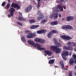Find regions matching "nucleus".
I'll use <instances>...</instances> for the list:
<instances>
[{
	"instance_id": "obj_58",
	"label": "nucleus",
	"mask_w": 76,
	"mask_h": 76,
	"mask_svg": "<svg viewBox=\"0 0 76 76\" xmlns=\"http://www.w3.org/2000/svg\"><path fill=\"white\" fill-rule=\"evenodd\" d=\"M64 18H63L62 19V20H64Z\"/></svg>"
},
{
	"instance_id": "obj_36",
	"label": "nucleus",
	"mask_w": 76,
	"mask_h": 76,
	"mask_svg": "<svg viewBox=\"0 0 76 76\" xmlns=\"http://www.w3.org/2000/svg\"><path fill=\"white\" fill-rule=\"evenodd\" d=\"M40 3H38V4L37 6V7L39 9V7H40Z\"/></svg>"
},
{
	"instance_id": "obj_18",
	"label": "nucleus",
	"mask_w": 76,
	"mask_h": 76,
	"mask_svg": "<svg viewBox=\"0 0 76 76\" xmlns=\"http://www.w3.org/2000/svg\"><path fill=\"white\" fill-rule=\"evenodd\" d=\"M43 18H44V16L42 13H40L39 17L37 18V20H39L40 19H43Z\"/></svg>"
},
{
	"instance_id": "obj_41",
	"label": "nucleus",
	"mask_w": 76,
	"mask_h": 76,
	"mask_svg": "<svg viewBox=\"0 0 76 76\" xmlns=\"http://www.w3.org/2000/svg\"><path fill=\"white\" fill-rule=\"evenodd\" d=\"M17 24L20 25V26H22V23H20L19 22H17Z\"/></svg>"
},
{
	"instance_id": "obj_33",
	"label": "nucleus",
	"mask_w": 76,
	"mask_h": 76,
	"mask_svg": "<svg viewBox=\"0 0 76 76\" xmlns=\"http://www.w3.org/2000/svg\"><path fill=\"white\" fill-rule=\"evenodd\" d=\"M67 44L69 45H70V46H71L72 45V43L71 42H68L67 43Z\"/></svg>"
},
{
	"instance_id": "obj_3",
	"label": "nucleus",
	"mask_w": 76,
	"mask_h": 76,
	"mask_svg": "<svg viewBox=\"0 0 76 76\" xmlns=\"http://www.w3.org/2000/svg\"><path fill=\"white\" fill-rule=\"evenodd\" d=\"M34 47L37 48L38 50H45L46 49L41 47V45L37 43H35L34 45Z\"/></svg>"
},
{
	"instance_id": "obj_56",
	"label": "nucleus",
	"mask_w": 76,
	"mask_h": 76,
	"mask_svg": "<svg viewBox=\"0 0 76 76\" xmlns=\"http://www.w3.org/2000/svg\"><path fill=\"white\" fill-rule=\"evenodd\" d=\"M75 63H76V60H75Z\"/></svg>"
},
{
	"instance_id": "obj_1",
	"label": "nucleus",
	"mask_w": 76,
	"mask_h": 76,
	"mask_svg": "<svg viewBox=\"0 0 76 76\" xmlns=\"http://www.w3.org/2000/svg\"><path fill=\"white\" fill-rule=\"evenodd\" d=\"M53 13L50 16V18L54 19H57L58 18V12H62L63 10V7L60 5H58L56 7H54L53 8Z\"/></svg>"
},
{
	"instance_id": "obj_42",
	"label": "nucleus",
	"mask_w": 76,
	"mask_h": 76,
	"mask_svg": "<svg viewBox=\"0 0 76 76\" xmlns=\"http://www.w3.org/2000/svg\"><path fill=\"white\" fill-rule=\"evenodd\" d=\"M64 1H65L64 0H60V3H63L64 2Z\"/></svg>"
},
{
	"instance_id": "obj_23",
	"label": "nucleus",
	"mask_w": 76,
	"mask_h": 76,
	"mask_svg": "<svg viewBox=\"0 0 76 76\" xmlns=\"http://www.w3.org/2000/svg\"><path fill=\"white\" fill-rule=\"evenodd\" d=\"M51 35H52V32H50L48 35V38H51Z\"/></svg>"
},
{
	"instance_id": "obj_30",
	"label": "nucleus",
	"mask_w": 76,
	"mask_h": 76,
	"mask_svg": "<svg viewBox=\"0 0 76 76\" xmlns=\"http://www.w3.org/2000/svg\"><path fill=\"white\" fill-rule=\"evenodd\" d=\"M39 26V25H34V29H37Z\"/></svg>"
},
{
	"instance_id": "obj_22",
	"label": "nucleus",
	"mask_w": 76,
	"mask_h": 76,
	"mask_svg": "<svg viewBox=\"0 0 76 76\" xmlns=\"http://www.w3.org/2000/svg\"><path fill=\"white\" fill-rule=\"evenodd\" d=\"M60 64L62 67V69H64V64H63V61H61Z\"/></svg>"
},
{
	"instance_id": "obj_37",
	"label": "nucleus",
	"mask_w": 76,
	"mask_h": 76,
	"mask_svg": "<svg viewBox=\"0 0 76 76\" xmlns=\"http://www.w3.org/2000/svg\"><path fill=\"white\" fill-rule=\"evenodd\" d=\"M36 32H34L33 34V37H35V35H36Z\"/></svg>"
},
{
	"instance_id": "obj_24",
	"label": "nucleus",
	"mask_w": 76,
	"mask_h": 76,
	"mask_svg": "<svg viewBox=\"0 0 76 76\" xmlns=\"http://www.w3.org/2000/svg\"><path fill=\"white\" fill-rule=\"evenodd\" d=\"M47 22V20L45 19L43 20L41 22V23L43 24Z\"/></svg>"
},
{
	"instance_id": "obj_54",
	"label": "nucleus",
	"mask_w": 76,
	"mask_h": 76,
	"mask_svg": "<svg viewBox=\"0 0 76 76\" xmlns=\"http://www.w3.org/2000/svg\"><path fill=\"white\" fill-rule=\"evenodd\" d=\"M54 67H57V66H54Z\"/></svg>"
},
{
	"instance_id": "obj_60",
	"label": "nucleus",
	"mask_w": 76,
	"mask_h": 76,
	"mask_svg": "<svg viewBox=\"0 0 76 76\" xmlns=\"http://www.w3.org/2000/svg\"><path fill=\"white\" fill-rule=\"evenodd\" d=\"M44 1H46V0H44Z\"/></svg>"
},
{
	"instance_id": "obj_45",
	"label": "nucleus",
	"mask_w": 76,
	"mask_h": 76,
	"mask_svg": "<svg viewBox=\"0 0 76 76\" xmlns=\"http://www.w3.org/2000/svg\"><path fill=\"white\" fill-rule=\"evenodd\" d=\"M38 3H40L41 0H37Z\"/></svg>"
},
{
	"instance_id": "obj_38",
	"label": "nucleus",
	"mask_w": 76,
	"mask_h": 76,
	"mask_svg": "<svg viewBox=\"0 0 76 76\" xmlns=\"http://www.w3.org/2000/svg\"><path fill=\"white\" fill-rule=\"evenodd\" d=\"M5 4H6V2L5 1H4L2 4L1 6H4L5 5Z\"/></svg>"
},
{
	"instance_id": "obj_57",
	"label": "nucleus",
	"mask_w": 76,
	"mask_h": 76,
	"mask_svg": "<svg viewBox=\"0 0 76 76\" xmlns=\"http://www.w3.org/2000/svg\"><path fill=\"white\" fill-rule=\"evenodd\" d=\"M19 8H18L17 9V10H18V9H19Z\"/></svg>"
},
{
	"instance_id": "obj_63",
	"label": "nucleus",
	"mask_w": 76,
	"mask_h": 76,
	"mask_svg": "<svg viewBox=\"0 0 76 76\" xmlns=\"http://www.w3.org/2000/svg\"><path fill=\"white\" fill-rule=\"evenodd\" d=\"M65 1L66 0H64Z\"/></svg>"
},
{
	"instance_id": "obj_59",
	"label": "nucleus",
	"mask_w": 76,
	"mask_h": 76,
	"mask_svg": "<svg viewBox=\"0 0 76 76\" xmlns=\"http://www.w3.org/2000/svg\"><path fill=\"white\" fill-rule=\"evenodd\" d=\"M44 55L45 56H46V54H45Z\"/></svg>"
},
{
	"instance_id": "obj_15",
	"label": "nucleus",
	"mask_w": 76,
	"mask_h": 76,
	"mask_svg": "<svg viewBox=\"0 0 76 76\" xmlns=\"http://www.w3.org/2000/svg\"><path fill=\"white\" fill-rule=\"evenodd\" d=\"M28 42L29 44H30L31 45H33V46L34 45V44H35V43H34V42L32 40H28Z\"/></svg>"
},
{
	"instance_id": "obj_11",
	"label": "nucleus",
	"mask_w": 76,
	"mask_h": 76,
	"mask_svg": "<svg viewBox=\"0 0 76 76\" xmlns=\"http://www.w3.org/2000/svg\"><path fill=\"white\" fill-rule=\"evenodd\" d=\"M27 38H33V34L32 33H29L26 36Z\"/></svg>"
},
{
	"instance_id": "obj_14",
	"label": "nucleus",
	"mask_w": 76,
	"mask_h": 76,
	"mask_svg": "<svg viewBox=\"0 0 76 76\" xmlns=\"http://www.w3.org/2000/svg\"><path fill=\"white\" fill-rule=\"evenodd\" d=\"M44 53L46 54H48L49 56H51V55L52 54V53L48 50H45L44 51Z\"/></svg>"
},
{
	"instance_id": "obj_10",
	"label": "nucleus",
	"mask_w": 76,
	"mask_h": 76,
	"mask_svg": "<svg viewBox=\"0 0 76 76\" xmlns=\"http://www.w3.org/2000/svg\"><path fill=\"white\" fill-rule=\"evenodd\" d=\"M34 41L35 42H39L40 43H42V42H44L43 40H42V39H39L38 38L35 39L34 40Z\"/></svg>"
},
{
	"instance_id": "obj_49",
	"label": "nucleus",
	"mask_w": 76,
	"mask_h": 76,
	"mask_svg": "<svg viewBox=\"0 0 76 76\" xmlns=\"http://www.w3.org/2000/svg\"><path fill=\"white\" fill-rule=\"evenodd\" d=\"M63 7L64 8V9H66V7H65V6H64Z\"/></svg>"
},
{
	"instance_id": "obj_6",
	"label": "nucleus",
	"mask_w": 76,
	"mask_h": 76,
	"mask_svg": "<svg viewBox=\"0 0 76 76\" xmlns=\"http://www.w3.org/2000/svg\"><path fill=\"white\" fill-rule=\"evenodd\" d=\"M60 37L66 40H69V39H70L71 38L70 37L66 35L61 36Z\"/></svg>"
},
{
	"instance_id": "obj_26",
	"label": "nucleus",
	"mask_w": 76,
	"mask_h": 76,
	"mask_svg": "<svg viewBox=\"0 0 76 76\" xmlns=\"http://www.w3.org/2000/svg\"><path fill=\"white\" fill-rule=\"evenodd\" d=\"M72 75H73V72H72V71L69 72V76H72Z\"/></svg>"
},
{
	"instance_id": "obj_39",
	"label": "nucleus",
	"mask_w": 76,
	"mask_h": 76,
	"mask_svg": "<svg viewBox=\"0 0 76 76\" xmlns=\"http://www.w3.org/2000/svg\"><path fill=\"white\" fill-rule=\"evenodd\" d=\"M41 12H39V11H38L37 12V15H39V14H40V15H41Z\"/></svg>"
},
{
	"instance_id": "obj_55",
	"label": "nucleus",
	"mask_w": 76,
	"mask_h": 76,
	"mask_svg": "<svg viewBox=\"0 0 76 76\" xmlns=\"http://www.w3.org/2000/svg\"><path fill=\"white\" fill-rule=\"evenodd\" d=\"M75 51L76 52V48L75 49Z\"/></svg>"
},
{
	"instance_id": "obj_25",
	"label": "nucleus",
	"mask_w": 76,
	"mask_h": 76,
	"mask_svg": "<svg viewBox=\"0 0 76 76\" xmlns=\"http://www.w3.org/2000/svg\"><path fill=\"white\" fill-rule=\"evenodd\" d=\"M35 20H34L31 19L30 20V23H35Z\"/></svg>"
},
{
	"instance_id": "obj_40",
	"label": "nucleus",
	"mask_w": 76,
	"mask_h": 76,
	"mask_svg": "<svg viewBox=\"0 0 76 76\" xmlns=\"http://www.w3.org/2000/svg\"><path fill=\"white\" fill-rule=\"evenodd\" d=\"M63 49L64 50H67V47L66 46H64L63 47Z\"/></svg>"
},
{
	"instance_id": "obj_50",
	"label": "nucleus",
	"mask_w": 76,
	"mask_h": 76,
	"mask_svg": "<svg viewBox=\"0 0 76 76\" xmlns=\"http://www.w3.org/2000/svg\"><path fill=\"white\" fill-rule=\"evenodd\" d=\"M8 16L9 18H10V15H8Z\"/></svg>"
},
{
	"instance_id": "obj_61",
	"label": "nucleus",
	"mask_w": 76,
	"mask_h": 76,
	"mask_svg": "<svg viewBox=\"0 0 76 76\" xmlns=\"http://www.w3.org/2000/svg\"><path fill=\"white\" fill-rule=\"evenodd\" d=\"M48 59H49V58H48Z\"/></svg>"
},
{
	"instance_id": "obj_48",
	"label": "nucleus",
	"mask_w": 76,
	"mask_h": 76,
	"mask_svg": "<svg viewBox=\"0 0 76 76\" xmlns=\"http://www.w3.org/2000/svg\"><path fill=\"white\" fill-rule=\"evenodd\" d=\"M19 14H20V15H21V16H22V14L21 13V12H19Z\"/></svg>"
},
{
	"instance_id": "obj_7",
	"label": "nucleus",
	"mask_w": 76,
	"mask_h": 76,
	"mask_svg": "<svg viewBox=\"0 0 76 76\" xmlns=\"http://www.w3.org/2000/svg\"><path fill=\"white\" fill-rule=\"evenodd\" d=\"M32 9V6L31 5H29L28 7L26 8V12H29Z\"/></svg>"
},
{
	"instance_id": "obj_34",
	"label": "nucleus",
	"mask_w": 76,
	"mask_h": 76,
	"mask_svg": "<svg viewBox=\"0 0 76 76\" xmlns=\"http://www.w3.org/2000/svg\"><path fill=\"white\" fill-rule=\"evenodd\" d=\"M72 46L73 47H75V46H76V44H75V43L73 42H72Z\"/></svg>"
},
{
	"instance_id": "obj_46",
	"label": "nucleus",
	"mask_w": 76,
	"mask_h": 76,
	"mask_svg": "<svg viewBox=\"0 0 76 76\" xmlns=\"http://www.w3.org/2000/svg\"><path fill=\"white\" fill-rule=\"evenodd\" d=\"M69 56H71V55H72V52H70L69 53Z\"/></svg>"
},
{
	"instance_id": "obj_17",
	"label": "nucleus",
	"mask_w": 76,
	"mask_h": 76,
	"mask_svg": "<svg viewBox=\"0 0 76 76\" xmlns=\"http://www.w3.org/2000/svg\"><path fill=\"white\" fill-rule=\"evenodd\" d=\"M44 32V30H40L37 31V34H42Z\"/></svg>"
},
{
	"instance_id": "obj_9",
	"label": "nucleus",
	"mask_w": 76,
	"mask_h": 76,
	"mask_svg": "<svg viewBox=\"0 0 76 76\" xmlns=\"http://www.w3.org/2000/svg\"><path fill=\"white\" fill-rule=\"evenodd\" d=\"M61 55L62 56H67L69 55V52L67 51H63L62 54H61Z\"/></svg>"
},
{
	"instance_id": "obj_35",
	"label": "nucleus",
	"mask_w": 76,
	"mask_h": 76,
	"mask_svg": "<svg viewBox=\"0 0 76 76\" xmlns=\"http://www.w3.org/2000/svg\"><path fill=\"white\" fill-rule=\"evenodd\" d=\"M62 57L63 58V59L64 60H65V61L67 60V59L66 58H65V56H62Z\"/></svg>"
},
{
	"instance_id": "obj_20",
	"label": "nucleus",
	"mask_w": 76,
	"mask_h": 76,
	"mask_svg": "<svg viewBox=\"0 0 76 76\" xmlns=\"http://www.w3.org/2000/svg\"><path fill=\"white\" fill-rule=\"evenodd\" d=\"M18 19L22 21V20H26V19H24L21 17L20 15L19 16Z\"/></svg>"
},
{
	"instance_id": "obj_32",
	"label": "nucleus",
	"mask_w": 76,
	"mask_h": 76,
	"mask_svg": "<svg viewBox=\"0 0 76 76\" xmlns=\"http://www.w3.org/2000/svg\"><path fill=\"white\" fill-rule=\"evenodd\" d=\"M66 50H73V48H70V47H67Z\"/></svg>"
},
{
	"instance_id": "obj_29",
	"label": "nucleus",
	"mask_w": 76,
	"mask_h": 76,
	"mask_svg": "<svg viewBox=\"0 0 76 76\" xmlns=\"http://www.w3.org/2000/svg\"><path fill=\"white\" fill-rule=\"evenodd\" d=\"M58 32V31L57 30H53L52 31V33H57Z\"/></svg>"
},
{
	"instance_id": "obj_62",
	"label": "nucleus",
	"mask_w": 76,
	"mask_h": 76,
	"mask_svg": "<svg viewBox=\"0 0 76 76\" xmlns=\"http://www.w3.org/2000/svg\"><path fill=\"white\" fill-rule=\"evenodd\" d=\"M67 69H66V70H67Z\"/></svg>"
},
{
	"instance_id": "obj_21",
	"label": "nucleus",
	"mask_w": 76,
	"mask_h": 76,
	"mask_svg": "<svg viewBox=\"0 0 76 76\" xmlns=\"http://www.w3.org/2000/svg\"><path fill=\"white\" fill-rule=\"evenodd\" d=\"M55 59H52L49 61L48 63L49 64H53L54 63Z\"/></svg>"
},
{
	"instance_id": "obj_52",
	"label": "nucleus",
	"mask_w": 76,
	"mask_h": 76,
	"mask_svg": "<svg viewBox=\"0 0 76 76\" xmlns=\"http://www.w3.org/2000/svg\"><path fill=\"white\" fill-rule=\"evenodd\" d=\"M75 70H76V65H75Z\"/></svg>"
},
{
	"instance_id": "obj_47",
	"label": "nucleus",
	"mask_w": 76,
	"mask_h": 76,
	"mask_svg": "<svg viewBox=\"0 0 76 76\" xmlns=\"http://www.w3.org/2000/svg\"><path fill=\"white\" fill-rule=\"evenodd\" d=\"M59 17L60 18H61V15H58Z\"/></svg>"
},
{
	"instance_id": "obj_8",
	"label": "nucleus",
	"mask_w": 76,
	"mask_h": 76,
	"mask_svg": "<svg viewBox=\"0 0 76 76\" xmlns=\"http://www.w3.org/2000/svg\"><path fill=\"white\" fill-rule=\"evenodd\" d=\"M11 7H14L15 9L18 8V9H20V7L18 5L16 4H15L14 3H12V4L11 5Z\"/></svg>"
},
{
	"instance_id": "obj_31",
	"label": "nucleus",
	"mask_w": 76,
	"mask_h": 76,
	"mask_svg": "<svg viewBox=\"0 0 76 76\" xmlns=\"http://www.w3.org/2000/svg\"><path fill=\"white\" fill-rule=\"evenodd\" d=\"M31 29H35L34 25H32L31 27Z\"/></svg>"
},
{
	"instance_id": "obj_13",
	"label": "nucleus",
	"mask_w": 76,
	"mask_h": 76,
	"mask_svg": "<svg viewBox=\"0 0 76 76\" xmlns=\"http://www.w3.org/2000/svg\"><path fill=\"white\" fill-rule=\"evenodd\" d=\"M53 40L54 41V42L56 45H57V46L58 47L59 46H60V43H58L57 41V39H56V38H53Z\"/></svg>"
},
{
	"instance_id": "obj_51",
	"label": "nucleus",
	"mask_w": 76,
	"mask_h": 76,
	"mask_svg": "<svg viewBox=\"0 0 76 76\" xmlns=\"http://www.w3.org/2000/svg\"><path fill=\"white\" fill-rule=\"evenodd\" d=\"M7 1H8V2H10V0H7Z\"/></svg>"
},
{
	"instance_id": "obj_12",
	"label": "nucleus",
	"mask_w": 76,
	"mask_h": 76,
	"mask_svg": "<svg viewBox=\"0 0 76 76\" xmlns=\"http://www.w3.org/2000/svg\"><path fill=\"white\" fill-rule=\"evenodd\" d=\"M73 20V17L72 16H68L66 18V20L67 21H70V20Z\"/></svg>"
},
{
	"instance_id": "obj_5",
	"label": "nucleus",
	"mask_w": 76,
	"mask_h": 76,
	"mask_svg": "<svg viewBox=\"0 0 76 76\" xmlns=\"http://www.w3.org/2000/svg\"><path fill=\"white\" fill-rule=\"evenodd\" d=\"M15 9L13 7H11L9 9V12H10V15L11 16L13 17V12H15Z\"/></svg>"
},
{
	"instance_id": "obj_28",
	"label": "nucleus",
	"mask_w": 76,
	"mask_h": 76,
	"mask_svg": "<svg viewBox=\"0 0 76 76\" xmlns=\"http://www.w3.org/2000/svg\"><path fill=\"white\" fill-rule=\"evenodd\" d=\"M9 7H10V5L8 4L5 7V9H9Z\"/></svg>"
},
{
	"instance_id": "obj_27",
	"label": "nucleus",
	"mask_w": 76,
	"mask_h": 76,
	"mask_svg": "<svg viewBox=\"0 0 76 76\" xmlns=\"http://www.w3.org/2000/svg\"><path fill=\"white\" fill-rule=\"evenodd\" d=\"M21 39L23 42H26V40L24 38V37H22L21 38Z\"/></svg>"
},
{
	"instance_id": "obj_43",
	"label": "nucleus",
	"mask_w": 76,
	"mask_h": 76,
	"mask_svg": "<svg viewBox=\"0 0 76 76\" xmlns=\"http://www.w3.org/2000/svg\"><path fill=\"white\" fill-rule=\"evenodd\" d=\"M73 56L75 58H76V56L75 54H73Z\"/></svg>"
},
{
	"instance_id": "obj_53",
	"label": "nucleus",
	"mask_w": 76,
	"mask_h": 76,
	"mask_svg": "<svg viewBox=\"0 0 76 76\" xmlns=\"http://www.w3.org/2000/svg\"><path fill=\"white\" fill-rule=\"evenodd\" d=\"M74 74H75V75H76V72H74Z\"/></svg>"
},
{
	"instance_id": "obj_19",
	"label": "nucleus",
	"mask_w": 76,
	"mask_h": 76,
	"mask_svg": "<svg viewBox=\"0 0 76 76\" xmlns=\"http://www.w3.org/2000/svg\"><path fill=\"white\" fill-rule=\"evenodd\" d=\"M58 23L57 22L55 21L51 22L50 24L51 25H57Z\"/></svg>"
},
{
	"instance_id": "obj_4",
	"label": "nucleus",
	"mask_w": 76,
	"mask_h": 76,
	"mask_svg": "<svg viewBox=\"0 0 76 76\" xmlns=\"http://www.w3.org/2000/svg\"><path fill=\"white\" fill-rule=\"evenodd\" d=\"M61 28L63 29H73V27L69 25L63 26L61 27Z\"/></svg>"
},
{
	"instance_id": "obj_2",
	"label": "nucleus",
	"mask_w": 76,
	"mask_h": 76,
	"mask_svg": "<svg viewBox=\"0 0 76 76\" xmlns=\"http://www.w3.org/2000/svg\"><path fill=\"white\" fill-rule=\"evenodd\" d=\"M50 48L52 50H55V53L56 54H58L60 53L61 52V48L57 49V47L55 46H52L50 47Z\"/></svg>"
},
{
	"instance_id": "obj_16",
	"label": "nucleus",
	"mask_w": 76,
	"mask_h": 76,
	"mask_svg": "<svg viewBox=\"0 0 76 76\" xmlns=\"http://www.w3.org/2000/svg\"><path fill=\"white\" fill-rule=\"evenodd\" d=\"M75 63V61L73 60V58H71L69 61V63L70 65L71 66V65H73V63Z\"/></svg>"
},
{
	"instance_id": "obj_44",
	"label": "nucleus",
	"mask_w": 76,
	"mask_h": 76,
	"mask_svg": "<svg viewBox=\"0 0 76 76\" xmlns=\"http://www.w3.org/2000/svg\"><path fill=\"white\" fill-rule=\"evenodd\" d=\"M25 33H28V32H29V31H25Z\"/></svg>"
}]
</instances>
